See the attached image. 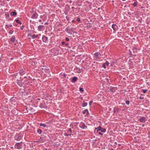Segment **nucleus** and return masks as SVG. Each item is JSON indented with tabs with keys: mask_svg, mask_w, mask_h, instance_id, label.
Instances as JSON below:
<instances>
[{
	"mask_svg": "<svg viewBox=\"0 0 150 150\" xmlns=\"http://www.w3.org/2000/svg\"><path fill=\"white\" fill-rule=\"evenodd\" d=\"M102 56L99 52H96L94 54L93 57L98 60H99Z\"/></svg>",
	"mask_w": 150,
	"mask_h": 150,
	"instance_id": "1",
	"label": "nucleus"
},
{
	"mask_svg": "<svg viewBox=\"0 0 150 150\" xmlns=\"http://www.w3.org/2000/svg\"><path fill=\"white\" fill-rule=\"evenodd\" d=\"M22 135L21 133H20L18 134H16L14 137V139L15 140L18 141L21 139L22 138Z\"/></svg>",
	"mask_w": 150,
	"mask_h": 150,
	"instance_id": "2",
	"label": "nucleus"
},
{
	"mask_svg": "<svg viewBox=\"0 0 150 150\" xmlns=\"http://www.w3.org/2000/svg\"><path fill=\"white\" fill-rule=\"evenodd\" d=\"M22 142L17 143L15 145V148L19 149L22 148Z\"/></svg>",
	"mask_w": 150,
	"mask_h": 150,
	"instance_id": "3",
	"label": "nucleus"
},
{
	"mask_svg": "<svg viewBox=\"0 0 150 150\" xmlns=\"http://www.w3.org/2000/svg\"><path fill=\"white\" fill-rule=\"evenodd\" d=\"M80 127L83 129H85L87 128V126H86L85 124L83 122H81L80 124Z\"/></svg>",
	"mask_w": 150,
	"mask_h": 150,
	"instance_id": "4",
	"label": "nucleus"
},
{
	"mask_svg": "<svg viewBox=\"0 0 150 150\" xmlns=\"http://www.w3.org/2000/svg\"><path fill=\"white\" fill-rule=\"evenodd\" d=\"M139 120L140 122L142 123L145 122L146 120L145 118L144 117H142L140 118Z\"/></svg>",
	"mask_w": 150,
	"mask_h": 150,
	"instance_id": "5",
	"label": "nucleus"
},
{
	"mask_svg": "<svg viewBox=\"0 0 150 150\" xmlns=\"http://www.w3.org/2000/svg\"><path fill=\"white\" fill-rule=\"evenodd\" d=\"M14 77L15 79H21V77L20 76L19 74L18 73H17L15 74L14 75Z\"/></svg>",
	"mask_w": 150,
	"mask_h": 150,
	"instance_id": "6",
	"label": "nucleus"
},
{
	"mask_svg": "<svg viewBox=\"0 0 150 150\" xmlns=\"http://www.w3.org/2000/svg\"><path fill=\"white\" fill-rule=\"evenodd\" d=\"M38 15L37 13H34L32 16L31 18H32L36 19L37 18Z\"/></svg>",
	"mask_w": 150,
	"mask_h": 150,
	"instance_id": "7",
	"label": "nucleus"
},
{
	"mask_svg": "<svg viewBox=\"0 0 150 150\" xmlns=\"http://www.w3.org/2000/svg\"><path fill=\"white\" fill-rule=\"evenodd\" d=\"M112 27L114 31L117 30L118 28L117 26L115 24H113L112 25Z\"/></svg>",
	"mask_w": 150,
	"mask_h": 150,
	"instance_id": "8",
	"label": "nucleus"
},
{
	"mask_svg": "<svg viewBox=\"0 0 150 150\" xmlns=\"http://www.w3.org/2000/svg\"><path fill=\"white\" fill-rule=\"evenodd\" d=\"M48 38L45 35H43L42 37V40L44 42H46L48 41Z\"/></svg>",
	"mask_w": 150,
	"mask_h": 150,
	"instance_id": "9",
	"label": "nucleus"
},
{
	"mask_svg": "<svg viewBox=\"0 0 150 150\" xmlns=\"http://www.w3.org/2000/svg\"><path fill=\"white\" fill-rule=\"evenodd\" d=\"M17 83L18 85L20 87L23 86V84L21 81L19 79H17Z\"/></svg>",
	"mask_w": 150,
	"mask_h": 150,
	"instance_id": "10",
	"label": "nucleus"
},
{
	"mask_svg": "<svg viewBox=\"0 0 150 150\" xmlns=\"http://www.w3.org/2000/svg\"><path fill=\"white\" fill-rule=\"evenodd\" d=\"M38 28L39 31H41L45 28V26L43 25H40L38 26Z\"/></svg>",
	"mask_w": 150,
	"mask_h": 150,
	"instance_id": "11",
	"label": "nucleus"
},
{
	"mask_svg": "<svg viewBox=\"0 0 150 150\" xmlns=\"http://www.w3.org/2000/svg\"><path fill=\"white\" fill-rule=\"evenodd\" d=\"M19 73V74H20L21 75H23L25 74V71L23 70V69H22L20 70Z\"/></svg>",
	"mask_w": 150,
	"mask_h": 150,
	"instance_id": "12",
	"label": "nucleus"
},
{
	"mask_svg": "<svg viewBox=\"0 0 150 150\" xmlns=\"http://www.w3.org/2000/svg\"><path fill=\"white\" fill-rule=\"evenodd\" d=\"M82 113L83 114H86V115H88L89 114L88 110L87 109H86L84 110L83 111Z\"/></svg>",
	"mask_w": 150,
	"mask_h": 150,
	"instance_id": "13",
	"label": "nucleus"
},
{
	"mask_svg": "<svg viewBox=\"0 0 150 150\" xmlns=\"http://www.w3.org/2000/svg\"><path fill=\"white\" fill-rule=\"evenodd\" d=\"M78 78L76 77H74L73 78L71 82L72 83L75 82L77 80Z\"/></svg>",
	"mask_w": 150,
	"mask_h": 150,
	"instance_id": "14",
	"label": "nucleus"
},
{
	"mask_svg": "<svg viewBox=\"0 0 150 150\" xmlns=\"http://www.w3.org/2000/svg\"><path fill=\"white\" fill-rule=\"evenodd\" d=\"M11 41V42L14 43L15 41V37L14 36H12L11 38L10 39Z\"/></svg>",
	"mask_w": 150,
	"mask_h": 150,
	"instance_id": "15",
	"label": "nucleus"
},
{
	"mask_svg": "<svg viewBox=\"0 0 150 150\" xmlns=\"http://www.w3.org/2000/svg\"><path fill=\"white\" fill-rule=\"evenodd\" d=\"M30 37L33 39H34L35 38H38V39L39 38H38V35H30Z\"/></svg>",
	"mask_w": 150,
	"mask_h": 150,
	"instance_id": "16",
	"label": "nucleus"
},
{
	"mask_svg": "<svg viewBox=\"0 0 150 150\" xmlns=\"http://www.w3.org/2000/svg\"><path fill=\"white\" fill-rule=\"evenodd\" d=\"M101 129H102V127L100 126L95 128L96 130H97L96 131L97 132H98L100 131L101 130Z\"/></svg>",
	"mask_w": 150,
	"mask_h": 150,
	"instance_id": "17",
	"label": "nucleus"
},
{
	"mask_svg": "<svg viewBox=\"0 0 150 150\" xmlns=\"http://www.w3.org/2000/svg\"><path fill=\"white\" fill-rule=\"evenodd\" d=\"M11 15L12 16H15L17 14V13L16 12V11H13V12H12L11 13H10Z\"/></svg>",
	"mask_w": 150,
	"mask_h": 150,
	"instance_id": "18",
	"label": "nucleus"
},
{
	"mask_svg": "<svg viewBox=\"0 0 150 150\" xmlns=\"http://www.w3.org/2000/svg\"><path fill=\"white\" fill-rule=\"evenodd\" d=\"M87 103H85V101H83V103L82 104V107H85L87 106Z\"/></svg>",
	"mask_w": 150,
	"mask_h": 150,
	"instance_id": "19",
	"label": "nucleus"
},
{
	"mask_svg": "<svg viewBox=\"0 0 150 150\" xmlns=\"http://www.w3.org/2000/svg\"><path fill=\"white\" fill-rule=\"evenodd\" d=\"M40 126H42V127H46V125L45 124L40 123Z\"/></svg>",
	"mask_w": 150,
	"mask_h": 150,
	"instance_id": "20",
	"label": "nucleus"
},
{
	"mask_svg": "<svg viewBox=\"0 0 150 150\" xmlns=\"http://www.w3.org/2000/svg\"><path fill=\"white\" fill-rule=\"evenodd\" d=\"M37 132L39 134H41L42 131V130L41 129H38L37 130Z\"/></svg>",
	"mask_w": 150,
	"mask_h": 150,
	"instance_id": "21",
	"label": "nucleus"
},
{
	"mask_svg": "<svg viewBox=\"0 0 150 150\" xmlns=\"http://www.w3.org/2000/svg\"><path fill=\"white\" fill-rule=\"evenodd\" d=\"M106 129L105 128H102V129H101V132L104 133L106 132Z\"/></svg>",
	"mask_w": 150,
	"mask_h": 150,
	"instance_id": "22",
	"label": "nucleus"
},
{
	"mask_svg": "<svg viewBox=\"0 0 150 150\" xmlns=\"http://www.w3.org/2000/svg\"><path fill=\"white\" fill-rule=\"evenodd\" d=\"M16 21L17 23H19V24L21 25L22 24V23L19 20H16Z\"/></svg>",
	"mask_w": 150,
	"mask_h": 150,
	"instance_id": "23",
	"label": "nucleus"
},
{
	"mask_svg": "<svg viewBox=\"0 0 150 150\" xmlns=\"http://www.w3.org/2000/svg\"><path fill=\"white\" fill-rule=\"evenodd\" d=\"M125 103L126 104L129 105V100H127L125 101Z\"/></svg>",
	"mask_w": 150,
	"mask_h": 150,
	"instance_id": "24",
	"label": "nucleus"
},
{
	"mask_svg": "<svg viewBox=\"0 0 150 150\" xmlns=\"http://www.w3.org/2000/svg\"><path fill=\"white\" fill-rule=\"evenodd\" d=\"M133 50L134 53L137 52V49L136 48H134L133 49Z\"/></svg>",
	"mask_w": 150,
	"mask_h": 150,
	"instance_id": "25",
	"label": "nucleus"
},
{
	"mask_svg": "<svg viewBox=\"0 0 150 150\" xmlns=\"http://www.w3.org/2000/svg\"><path fill=\"white\" fill-rule=\"evenodd\" d=\"M68 131L70 132V134H71L72 133L71 129V128H69L68 129Z\"/></svg>",
	"mask_w": 150,
	"mask_h": 150,
	"instance_id": "26",
	"label": "nucleus"
},
{
	"mask_svg": "<svg viewBox=\"0 0 150 150\" xmlns=\"http://www.w3.org/2000/svg\"><path fill=\"white\" fill-rule=\"evenodd\" d=\"M65 45L66 46H68V47L69 48H71V46L69 45V44L68 43H67L65 44Z\"/></svg>",
	"mask_w": 150,
	"mask_h": 150,
	"instance_id": "27",
	"label": "nucleus"
},
{
	"mask_svg": "<svg viewBox=\"0 0 150 150\" xmlns=\"http://www.w3.org/2000/svg\"><path fill=\"white\" fill-rule=\"evenodd\" d=\"M137 5V3L136 2H135L133 4V6L134 7L136 6Z\"/></svg>",
	"mask_w": 150,
	"mask_h": 150,
	"instance_id": "28",
	"label": "nucleus"
},
{
	"mask_svg": "<svg viewBox=\"0 0 150 150\" xmlns=\"http://www.w3.org/2000/svg\"><path fill=\"white\" fill-rule=\"evenodd\" d=\"M83 88H79V91L81 92H83Z\"/></svg>",
	"mask_w": 150,
	"mask_h": 150,
	"instance_id": "29",
	"label": "nucleus"
},
{
	"mask_svg": "<svg viewBox=\"0 0 150 150\" xmlns=\"http://www.w3.org/2000/svg\"><path fill=\"white\" fill-rule=\"evenodd\" d=\"M142 90L143 91L144 93H146L147 91V89Z\"/></svg>",
	"mask_w": 150,
	"mask_h": 150,
	"instance_id": "30",
	"label": "nucleus"
},
{
	"mask_svg": "<svg viewBox=\"0 0 150 150\" xmlns=\"http://www.w3.org/2000/svg\"><path fill=\"white\" fill-rule=\"evenodd\" d=\"M24 27H25L24 25H22V26H21V27L20 28H21V29L22 30H23V28H24Z\"/></svg>",
	"mask_w": 150,
	"mask_h": 150,
	"instance_id": "31",
	"label": "nucleus"
},
{
	"mask_svg": "<svg viewBox=\"0 0 150 150\" xmlns=\"http://www.w3.org/2000/svg\"><path fill=\"white\" fill-rule=\"evenodd\" d=\"M102 67L104 68H106V66L105 64L104 63L102 65Z\"/></svg>",
	"mask_w": 150,
	"mask_h": 150,
	"instance_id": "32",
	"label": "nucleus"
},
{
	"mask_svg": "<svg viewBox=\"0 0 150 150\" xmlns=\"http://www.w3.org/2000/svg\"><path fill=\"white\" fill-rule=\"evenodd\" d=\"M13 31L12 30H11L10 31L9 33L10 34H13Z\"/></svg>",
	"mask_w": 150,
	"mask_h": 150,
	"instance_id": "33",
	"label": "nucleus"
},
{
	"mask_svg": "<svg viewBox=\"0 0 150 150\" xmlns=\"http://www.w3.org/2000/svg\"><path fill=\"white\" fill-rule=\"evenodd\" d=\"M104 64H105V65H106L107 66L109 64V62L107 61H106V62Z\"/></svg>",
	"mask_w": 150,
	"mask_h": 150,
	"instance_id": "34",
	"label": "nucleus"
},
{
	"mask_svg": "<svg viewBox=\"0 0 150 150\" xmlns=\"http://www.w3.org/2000/svg\"><path fill=\"white\" fill-rule=\"evenodd\" d=\"M76 21L78 22H79L80 21V19L79 18H78L76 19Z\"/></svg>",
	"mask_w": 150,
	"mask_h": 150,
	"instance_id": "35",
	"label": "nucleus"
},
{
	"mask_svg": "<svg viewBox=\"0 0 150 150\" xmlns=\"http://www.w3.org/2000/svg\"><path fill=\"white\" fill-rule=\"evenodd\" d=\"M65 40L66 41H69V39L68 38H66Z\"/></svg>",
	"mask_w": 150,
	"mask_h": 150,
	"instance_id": "36",
	"label": "nucleus"
},
{
	"mask_svg": "<svg viewBox=\"0 0 150 150\" xmlns=\"http://www.w3.org/2000/svg\"><path fill=\"white\" fill-rule=\"evenodd\" d=\"M6 17L7 18L8 17H9V15L8 14H5Z\"/></svg>",
	"mask_w": 150,
	"mask_h": 150,
	"instance_id": "37",
	"label": "nucleus"
},
{
	"mask_svg": "<svg viewBox=\"0 0 150 150\" xmlns=\"http://www.w3.org/2000/svg\"><path fill=\"white\" fill-rule=\"evenodd\" d=\"M97 133H98L99 135H102L103 134L102 133H101L100 132H97Z\"/></svg>",
	"mask_w": 150,
	"mask_h": 150,
	"instance_id": "38",
	"label": "nucleus"
},
{
	"mask_svg": "<svg viewBox=\"0 0 150 150\" xmlns=\"http://www.w3.org/2000/svg\"><path fill=\"white\" fill-rule=\"evenodd\" d=\"M70 134H69H69H68L67 133H64V135L65 136H68L69 135H70Z\"/></svg>",
	"mask_w": 150,
	"mask_h": 150,
	"instance_id": "39",
	"label": "nucleus"
},
{
	"mask_svg": "<svg viewBox=\"0 0 150 150\" xmlns=\"http://www.w3.org/2000/svg\"><path fill=\"white\" fill-rule=\"evenodd\" d=\"M93 103V102L92 101H90L89 102V104L90 105H92V103Z\"/></svg>",
	"mask_w": 150,
	"mask_h": 150,
	"instance_id": "40",
	"label": "nucleus"
},
{
	"mask_svg": "<svg viewBox=\"0 0 150 150\" xmlns=\"http://www.w3.org/2000/svg\"><path fill=\"white\" fill-rule=\"evenodd\" d=\"M62 45H65V42H62Z\"/></svg>",
	"mask_w": 150,
	"mask_h": 150,
	"instance_id": "41",
	"label": "nucleus"
},
{
	"mask_svg": "<svg viewBox=\"0 0 150 150\" xmlns=\"http://www.w3.org/2000/svg\"><path fill=\"white\" fill-rule=\"evenodd\" d=\"M106 80L107 81V83H109V79H106Z\"/></svg>",
	"mask_w": 150,
	"mask_h": 150,
	"instance_id": "42",
	"label": "nucleus"
},
{
	"mask_svg": "<svg viewBox=\"0 0 150 150\" xmlns=\"http://www.w3.org/2000/svg\"><path fill=\"white\" fill-rule=\"evenodd\" d=\"M62 76H63V77H65V76H66V74H64L63 75H62Z\"/></svg>",
	"mask_w": 150,
	"mask_h": 150,
	"instance_id": "43",
	"label": "nucleus"
},
{
	"mask_svg": "<svg viewBox=\"0 0 150 150\" xmlns=\"http://www.w3.org/2000/svg\"><path fill=\"white\" fill-rule=\"evenodd\" d=\"M40 107L41 108H42V104H40Z\"/></svg>",
	"mask_w": 150,
	"mask_h": 150,
	"instance_id": "44",
	"label": "nucleus"
},
{
	"mask_svg": "<svg viewBox=\"0 0 150 150\" xmlns=\"http://www.w3.org/2000/svg\"><path fill=\"white\" fill-rule=\"evenodd\" d=\"M45 24L47 25L48 24V23L47 22L45 23Z\"/></svg>",
	"mask_w": 150,
	"mask_h": 150,
	"instance_id": "45",
	"label": "nucleus"
},
{
	"mask_svg": "<svg viewBox=\"0 0 150 150\" xmlns=\"http://www.w3.org/2000/svg\"><path fill=\"white\" fill-rule=\"evenodd\" d=\"M145 126V125L144 124H143L142 125V127H144Z\"/></svg>",
	"mask_w": 150,
	"mask_h": 150,
	"instance_id": "46",
	"label": "nucleus"
},
{
	"mask_svg": "<svg viewBox=\"0 0 150 150\" xmlns=\"http://www.w3.org/2000/svg\"><path fill=\"white\" fill-rule=\"evenodd\" d=\"M9 26L10 27H12V25H9Z\"/></svg>",
	"mask_w": 150,
	"mask_h": 150,
	"instance_id": "47",
	"label": "nucleus"
},
{
	"mask_svg": "<svg viewBox=\"0 0 150 150\" xmlns=\"http://www.w3.org/2000/svg\"><path fill=\"white\" fill-rule=\"evenodd\" d=\"M128 14L130 15V14H131L130 12H128Z\"/></svg>",
	"mask_w": 150,
	"mask_h": 150,
	"instance_id": "48",
	"label": "nucleus"
},
{
	"mask_svg": "<svg viewBox=\"0 0 150 150\" xmlns=\"http://www.w3.org/2000/svg\"><path fill=\"white\" fill-rule=\"evenodd\" d=\"M149 136H150V132H149Z\"/></svg>",
	"mask_w": 150,
	"mask_h": 150,
	"instance_id": "49",
	"label": "nucleus"
},
{
	"mask_svg": "<svg viewBox=\"0 0 150 150\" xmlns=\"http://www.w3.org/2000/svg\"><path fill=\"white\" fill-rule=\"evenodd\" d=\"M38 35L39 36H40L41 35L40 34H39L38 35Z\"/></svg>",
	"mask_w": 150,
	"mask_h": 150,
	"instance_id": "50",
	"label": "nucleus"
},
{
	"mask_svg": "<svg viewBox=\"0 0 150 150\" xmlns=\"http://www.w3.org/2000/svg\"><path fill=\"white\" fill-rule=\"evenodd\" d=\"M39 21L40 22H41V20H39Z\"/></svg>",
	"mask_w": 150,
	"mask_h": 150,
	"instance_id": "51",
	"label": "nucleus"
},
{
	"mask_svg": "<svg viewBox=\"0 0 150 150\" xmlns=\"http://www.w3.org/2000/svg\"><path fill=\"white\" fill-rule=\"evenodd\" d=\"M42 139V138L41 137H40V139L39 140V141H40V139Z\"/></svg>",
	"mask_w": 150,
	"mask_h": 150,
	"instance_id": "52",
	"label": "nucleus"
},
{
	"mask_svg": "<svg viewBox=\"0 0 150 150\" xmlns=\"http://www.w3.org/2000/svg\"><path fill=\"white\" fill-rule=\"evenodd\" d=\"M38 100H40V98H38Z\"/></svg>",
	"mask_w": 150,
	"mask_h": 150,
	"instance_id": "53",
	"label": "nucleus"
},
{
	"mask_svg": "<svg viewBox=\"0 0 150 150\" xmlns=\"http://www.w3.org/2000/svg\"><path fill=\"white\" fill-rule=\"evenodd\" d=\"M130 54H131V51H130Z\"/></svg>",
	"mask_w": 150,
	"mask_h": 150,
	"instance_id": "54",
	"label": "nucleus"
},
{
	"mask_svg": "<svg viewBox=\"0 0 150 150\" xmlns=\"http://www.w3.org/2000/svg\"><path fill=\"white\" fill-rule=\"evenodd\" d=\"M115 143L116 144H117V142H115Z\"/></svg>",
	"mask_w": 150,
	"mask_h": 150,
	"instance_id": "55",
	"label": "nucleus"
},
{
	"mask_svg": "<svg viewBox=\"0 0 150 150\" xmlns=\"http://www.w3.org/2000/svg\"><path fill=\"white\" fill-rule=\"evenodd\" d=\"M26 78V76L24 77V78Z\"/></svg>",
	"mask_w": 150,
	"mask_h": 150,
	"instance_id": "56",
	"label": "nucleus"
},
{
	"mask_svg": "<svg viewBox=\"0 0 150 150\" xmlns=\"http://www.w3.org/2000/svg\"><path fill=\"white\" fill-rule=\"evenodd\" d=\"M74 20H73V21H72V22H74Z\"/></svg>",
	"mask_w": 150,
	"mask_h": 150,
	"instance_id": "57",
	"label": "nucleus"
},
{
	"mask_svg": "<svg viewBox=\"0 0 150 150\" xmlns=\"http://www.w3.org/2000/svg\"><path fill=\"white\" fill-rule=\"evenodd\" d=\"M8 1H10V0H7Z\"/></svg>",
	"mask_w": 150,
	"mask_h": 150,
	"instance_id": "58",
	"label": "nucleus"
},
{
	"mask_svg": "<svg viewBox=\"0 0 150 150\" xmlns=\"http://www.w3.org/2000/svg\"><path fill=\"white\" fill-rule=\"evenodd\" d=\"M110 90H111V89L110 88Z\"/></svg>",
	"mask_w": 150,
	"mask_h": 150,
	"instance_id": "59",
	"label": "nucleus"
}]
</instances>
